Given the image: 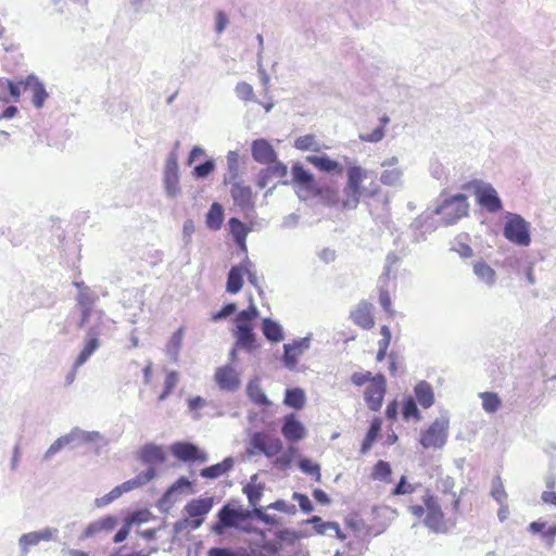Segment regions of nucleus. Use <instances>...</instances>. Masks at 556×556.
I'll return each instance as SVG.
<instances>
[{
  "label": "nucleus",
  "mask_w": 556,
  "mask_h": 556,
  "mask_svg": "<svg viewBox=\"0 0 556 556\" xmlns=\"http://www.w3.org/2000/svg\"><path fill=\"white\" fill-rule=\"evenodd\" d=\"M422 504L410 503L407 507L408 511L424 525L435 533L446 530V520L439 498L428 488L422 489Z\"/></svg>",
  "instance_id": "obj_1"
},
{
  "label": "nucleus",
  "mask_w": 556,
  "mask_h": 556,
  "mask_svg": "<svg viewBox=\"0 0 556 556\" xmlns=\"http://www.w3.org/2000/svg\"><path fill=\"white\" fill-rule=\"evenodd\" d=\"M293 182L299 187L298 194L302 199L321 197L329 206H339V198L332 188H320L312 173L306 170L302 164L295 163L291 167Z\"/></svg>",
  "instance_id": "obj_2"
},
{
  "label": "nucleus",
  "mask_w": 556,
  "mask_h": 556,
  "mask_svg": "<svg viewBox=\"0 0 556 556\" xmlns=\"http://www.w3.org/2000/svg\"><path fill=\"white\" fill-rule=\"evenodd\" d=\"M350 379L355 387H362L368 382L364 390L365 403L371 412L380 410L387 393L386 377L380 372L372 375L370 371H356Z\"/></svg>",
  "instance_id": "obj_3"
},
{
  "label": "nucleus",
  "mask_w": 556,
  "mask_h": 556,
  "mask_svg": "<svg viewBox=\"0 0 556 556\" xmlns=\"http://www.w3.org/2000/svg\"><path fill=\"white\" fill-rule=\"evenodd\" d=\"M367 177V172L357 165L350 166L346 170V182L339 200L340 208L345 211L355 210L365 188L362 186Z\"/></svg>",
  "instance_id": "obj_4"
},
{
  "label": "nucleus",
  "mask_w": 556,
  "mask_h": 556,
  "mask_svg": "<svg viewBox=\"0 0 556 556\" xmlns=\"http://www.w3.org/2000/svg\"><path fill=\"white\" fill-rule=\"evenodd\" d=\"M257 316L258 311L255 305H251L247 309L238 313L235 319V337L237 346L248 351H253L257 348L256 337L253 331V321Z\"/></svg>",
  "instance_id": "obj_5"
},
{
  "label": "nucleus",
  "mask_w": 556,
  "mask_h": 556,
  "mask_svg": "<svg viewBox=\"0 0 556 556\" xmlns=\"http://www.w3.org/2000/svg\"><path fill=\"white\" fill-rule=\"evenodd\" d=\"M469 204L465 194H456L446 199L440 206L437 207L435 213L442 216V220L452 225L458 219L468 215Z\"/></svg>",
  "instance_id": "obj_6"
},
{
  "label": "nucleus",
  "mask_w": 556,
  "mask_h": 556,
  "mask_svg": "<svg viewBox=\"0 0 556 556\" xmlns=\"http://www.w3.org/2000/svg\"><path fill=\"white\" fill-rule=\"evenodd\" d=\"M504 236L515 244L527 247L531 242L530 224L520 215H511L505 224Z\"/></svg>",
  "instance_id": "obj_7"
},
{
  "label": "nucleus",
  "mask_w": 556,
  "mask_h": 556,
  "mask_svg": "<svg viewBox=\"0 0 556 556\" xmlns=\"http://www.w3.org/2000/svg\"><path fill=\"white\" fill-rule=\"evenodd\" d=\"M448 421L444 419H435L420 434V444L424 448H441L447 440Z\"/></svg>",
  "instance_id": "obj_8"
},
{
  "label": "nucleus",
  "mask_w": 556,
  "mask_h": 556,
  "mask_svg": "<svg viewBox=\"0 0 556 556\" xmlns=\"http://www.w3.org/2000/svg\"><path fill=\"white\" fill-rule=\"evenodd\" d=\"M250 511L236 509L229 504L222 507L218 513V521L214 525V530L222 533L225 528L237 527L240 521L250 517Z\"/></svg>",
  "instance_id": "obj_9"
},
{
  "label": "nucleus",
  "mask_w": 556,
  "mask_h": 556,
  "mask_svg": "<svg viewBox=\"0 0 556 556\" xmlns=\"http://www.w3.org/2000/svg\"><path fill=\"white\" fill-rule=\"evenodd\" d=\"M251 445L268 457L277 455L282 448L280 439L266 432H255L251 438Z\"/></svg>",
  "instance_id": "obj_10"
},
{
  "label": "nucleus",
  "mask_w": 556,
  "mask_h": 556,
  "mask_svg": "<svg viewBox=\"0 0 556 556\" xmlns=\"http://www.w3.org/2000/svg\"><path fill=\"white\" fill-rule=\"evenodd\" d=\"M170 452L177 459L181 462H206V454L192 443L176 442L170 446Z\"/></svg>",
  "instance_id": "obj_11"
},
{
  "label": "nucleus",
  "mask_w": 556,
  "mask_h": 556,
  "mask_svg": "<svg viewBox=\"0 0 556 556\" xmlns=\"http://www.w3.org/2000/svg\"><path fill=\"white\" fill-rule=\"evenodd\" d=\"M475 195L478 204L489 213H496L502 210V201L492 186L478 187Z\"/></svg>",
  "instance_id": "obj_12"
},
{
  "label": "nucleus",
  "mask_w": 556,
  "mask_h": 556,
  "mask_svg": "<svg viewBox=\"0 0 556 556\" xmlns=\"http://www.w3.org/2000/svg\"><path fill=\"white\" fill-rule=\"evenodd\" d=\"M350 318L359 328L369 330L375 326L372 315V304L367 301H361L356 307L351 311Z\"/></svg>",
  "instance_id": "obj_13"
},
{
  "label": "nucleus",
  "mask_w": 556,
  "mask_h": 556,
  "mask_svg": "<svg viewBox=\"0 0 556 556\" xmlns=\"http://www.w3.org/2000/svg\"><path fill=\"white\" fill-rule=\"evenodd\" d=\"M214 377L222 390L236 391L240 386L239 374L231 365L218 367Z\"/></svg>",
  "instance_id": "obj_14"
},
{
  "label": "nucleus",
  "mask_w": 556,
  "mask_h": 556,
  "mask_svg": "<svg viewBox=\"0 0 556 556\" xmlns=\"http://www.w3.org/2000/svg\"><path fill=\"white\" fill-rule=\"evenodd\" d=\"M164 187L169 197H176L179 191L178 163L176 156L172 155L166 161L164 170Z\"/></svg>",
  "instance_id": "obj_15"
},
{
  "label": "nucleus",
  "mask_w": 556,
  "mask_h": 556,
  "mask_svg": "<svg viewBox=\"0 0 556 556\" xmlns=\"http://www.w3.org/2000/svg\"><path fill=\"white\" fill-rule=\"evenodd\" d=\"M231 198L241 210H252L254 207V194L250 186L241 181L235 182L230 189Z\"/></svg>",
  "instance_id": "obj_16"
},
{
  "label": "nucleus",
  "mask_w": 556,
  "mask_h": 556,
  "mask_svg": "<svg viewBox=\"0 0 556 556\" xmlns=\"http://www.w3.org/2000/svg\"><path fill=\"white\" fill-rule=\"evenodd\" d=\"M251 152L254 161L269 165L275 163L277 153L273 146L265 139H256L252 142Z\"/></svg>",
  "instance_id": "obj_17"
},
{
  "label": "nucleus",
  "mask_w": 556,
  "mask_h": 556,
  "mask_svg": "<svg viewBox=\"0 0 556 556\" xmlns=\"http://www.w3.org/2000/svg\"><path fill=\"white\" fill-rule=\"evenodd\" d=\"M281 432L285 439L289 442H298L306 434L304 426L296 419L294 414L285 416Z\"/></svg>",
  "instance_id": "obj_18"
},
{
  "label": "nucleus",
  "mask_w": 556,
  "mask_h": 556,
  "mask_svg": "<svg viewBox=\"0 0 556 556\" xmlns=\"http://www.w3.org/2000/svg\"><path fill=\"white\" fill-rule=\"evenodd\" d=\"M306 162L317 168L319 172L328 174L341 175L343 173V166L337 160H332L327 154L321 155H307Z\"/></svg>",
  "instance_id": "obj_19"
},
{
  "label": "nucleus",
  "mask_w": 556,
  "mask_h": 556,
  "mask_svg": "<svg viewBox=\"0 0 556 556\" xmlns=\"http://www.w3.org/2000/svg\"><path fill=\"white\" fill-rule=\"evenodd\" d=\"M212 506L213 500L211 497L195 498L189 502L185 509L189 517L200 518L194 522V526L199 527L202 523V518L211 510Z\"/></svg>",
  "instance_id": "obj_20"
},
{
  "label": "nucleus",
  "mask_w": 556,
  "mask_h": 556,
  "mask_svg": "<svg viewBox=\"0 0 556 556\" xmlns=\"http://www.w3.org/2000/svg\"><path fill=\"white\" fill-rule=\"evenodd\" d=\"M99 332L94 328H90L88 331V338L85 342L84 348L79 352L76 361L75 368L81 366L87 359L98 350L100 341L98 339Z\"/></svg>",
  "instance_id": "obj_21"
},
{
  "label": "nucleus",
  "mask_w": 556,
  "mask_h": 556,
  "mask_svg": "<svg viewBox=\"0 0 556 556\" xmlns=\"http://www.w3.org/2000/svg\"><path fill=\"white\" fill-rule=\"evenodd\" d=\"M381 426L382 420L379 417H374L370 427L365 434V438L363 439L362 445H361V454H367L369 450L372 447L375 441L379 438L381 432Z\"/></svg>",
  "instance_id": "obj_22"
},
{
  "label": "nucleus",
  "mask_w": 556,
  "mask_h": 556,
  "mask_svg": "<svg viewBox=\"0 0 556 556\" xmlns=\"http://www.w3.org/2000/svg\"><path fill=\"white\" fill-rule=\"evenodd\" d=\"M414 392L416 395V401L424 408H429L433 405L434 394H433L432 387L428 382H426V381L418 382L414 388Z\"/></svg>",
  "instance_id": "obj_23"
},
{
  "label": "nucleus",
  "mask_w": 556,
  "mask_h": 556,
  "mask_svg": "<svg viewBox=\"0 0 556 556\" xmlns=\"http://www.w3.org/2000/svg\"><path fill=\"white\" fill-rule=\"evenodd\" d=\"M140 457L147 464H162L166 456L161 446L148 444L141 448Z\"/></svg>",
  "instance_id": "obj_24"
},
{
  "label": "nucleus",
  "mask_w": 556,
  "mask_h": 556,
  "mask_svg": "<svg viewBox=\"0 0 556 556\" xmlns=\"http://www.w3.org/2000/svg\"><path fill=\"white\" fill-rule=\"evenodd\" d=\"M247 393L250 400L256 405L268 406L271 404L266 394L263 392L260 380L257 378L251 379L249 381L247 386Z\"/></svg>",
  "instance_id": "obj_25"
},
{
  "label": "nucleus",
  "mask_w": 556,
  "mask_h": 556,
  "mask_svg": "<svg viewBox=\"0 0 556 556\" xmlns=\"http://www.w3.org/2000/svg\"><path fill=\"white\" fill-rule=\"evenodd\" d=\"M244 266H233L229 270L226 290L231 294L238 293L243 286Z\"/></svg>",
  "instance_id": "obj_26"
},
{
  "label": "nucleus",
  "mask_w": 556,
  "mask_h": 556,
  "mask_svg": "<svg viewBox=\"0 0 556 556\" xmlns=\"http://www.w3.org/2000/svg\"><path fill=\"white\" fill-rule=\"evenodd\" d=\"M50 539L51 532L48 529L40 532H29L21 536L20 545L23 552L27 553L30 546L37 545L41 541H49Z\"/></svg>",
  "instance_id": "obj_27"
},
{
  "label": "nucleus",
  "mask_w": 556,
  "mask_h": 556,
  "mask_svg": "<svg viewBox=\"0 0 556 556\" xmlns=\"http://www.w3.org/2000/svg\"><path fill=\"white\" fill-rule=\"evenodd\" d=\"M305 345L302 342H295L293 344H285V355L283 359L288 367L293 368L300 355L303 353Z\"/></svg>",
  "instance_id": "obj_28"
},
{
  "label": "nucleus",
  "mask_w": 556,
  "mask_h": 556,
  "mask_svg": "<svg viewBox=\"0 0 556 556\" xmlns=\"http://www.w3.org/2000/svg\"><path fill=\"white\" fill-rule=\"evenodd\" d=\"M224 218V211L219 203H213L206 214V225L210 229L220 228Z\"/></svg>",
  "instance_id": "obj_29"
},
{
  "label": "nucleus",
  "mask_w": 556,
  "mask_h": 556,
  "mask_svg": "<svg viewBox=\"0 0 556 556\" xmlns=\"http://www.w3.org/2000/svg\"><path fill=\"white\" fill-rule=\"evenodd\" d=\"M422 485L420 483H410L406 476H402L396 483V485L392 489V496H402V495H410L415 493L418 489H421Z\"/></svg>",
  "instance_id": "obj_30"
},
{
  "label": "nucleus",
  "mask_w": 556,
  "mask_h": 556,
  "mask_svg": "<svg viewBox=\"0 0 556 556\" xmlns=\"http://www.w3.org/2000/svg\"><path fill=\"white\" fill-rule=\"evenodd\" d=\"M305 393L300 388L288 389L286 391L285 404L295 409H301L305 405Z\"/></svg>",
  "instance_id": "obj_31"
},
{
  "label": "nucleus",
  "mask_w": 556,
  "mask_h": 556,
  "mask_svg": "<svg viewBox=\"0 0 556 556\" xmlns=\"http://www.w3.org/2000/svg\"><path fill=\"white\" fill-rule=\"evenodd\" d=\"M264 336L273 342H279L283 339L281 327L269 318H265L262 324Z\"/></svg>",
  "instance_id": "obj_32"
},
{
  "label": "nucleus",
  "mask_w": 556,
  "mask_h": 556,
  "mask_svg": "<svg viewBox=\"0 0 556 556\" xmlns=\"http://www.w3.org/2000/svg\"><path fill=\"white\" fill-rule=\"evenodd\" d=\"M232 466L230 459H226L223 463L206 467L201 470V476L204 478L215 479L227 472Z\"/></svg>",
  "instance_id": "obj_33"
},
{
  "label": "nucleus",
  "mask_w": 556,
  "mask_h": 556,
  "mask_svg": "<svg viewBox=\"0 0 556 556\" xmlns=\"http://www.w3.org/2000/svg\"><path fill=\"white\" fill-rule=\"evenodd\" d=\"M473 271L481 280L489 285H492L495 281V271L485 262H477L473 265Z\"/></svg>",
  "instance_id": "obj_34"
},
{
  "label": "nucleus",
  "mask_w": 556,
  "mask_h": 556,
  "mask_svg": "<svg viewBox=\"0 0 556 556\" xmlns=\"http://www.w3.org/2000/svg\"><path fill=\"white\" fill-rule=\"evenodd\" d=\"M391 473L392 469L390 464L386 460H378L372 468L371 477L375 480L390 482Z\"/></svg>",
  "instance_id": "obj_35"
},
{
  "label": "nucleus",
  "mask_w": 556,
  "mask_h": 556,
  "mask_svg": "<svg viewBox=\"0 0 556 556\" xmlns=\"http://www.w3.org/2000/svg\"><path fill=\"white\" fill-rule=\"evenodd\" d=\"M34 80V76H28L25 80H20L17 83H14L12 80H7V86L10 92V96L12 99L17 102L21 97L22 89L28 88L30 86L31 81Z\"/></svg>",
  "instance_id": "obj_36"
},
{
  "label": "nucleus",
  "mask_w": 556,
  "mask_h": 556,
  "mask_svg": "<svg viewBox=\"0 0 556 556\" xmlns=\"http://www.w3.org/2000/svg\"><path fill=\"white\" fill-rule=\"evenodd\" d=\"M294 148L300 151H319L320 147L316 141V138L314 135H304L295 139L294 141Z\"/></svg>",
  "instance_id": "obj_37"
},
{
  "label": "nucleus",
  "mask_w": 556,
  "mask_h": 556,
  "mask_svg": "<svg viewBox=\"0 0 556 556\" xmlns=\"http://www.w3.org/2000/svg\"><path fill=\"white\" fill-rule=\"evenodd\" d=\"M483 409L488 413H495L501 406V400L494 392H483L480 394Z\"/></svg>",
  "instance_id": "obj_38"
},
{
  "label": "nucleus",
  "mask_w": 556,
  "mask_h": 556,
  "mask_svg": "<svg viewBox=\"0 0 556 556\" xmlns=\"http://www.w3.org/2000/svg\"><path fill=\"white\" fill-rule=\"evenodd\" d=\"M402 415L405 420L415 419L420 420L421 415L417 407L416 401L413 397H407L403 404Z\"/></svg>",
  "instance_id": "obj_39"
},
{
  "label": "nucleus",
  "mask_w": 556,
  "mask_h": 556,
  "mask_svg": "<svg viewBox=\"0 0 556 556\" xmlns=\"http://www.w3.org/2000/svg\"><path fill=\"white\" fill-rule=\"evenodd\" d=\"M300 469L314 478L316 482L321 481L320 466L316 463H313L308 458H303L299 462Z\"/></svg>",
  "instance_id": "obj_40"
},
{
  "label": "nucleus",
  "mask_w": 556,
  "mask_h": 556,
  "mask_svg": "<svg viewBox=\"0 0 556 556\" xmlns=\"http://www.w3.org/2000/svg\"><path fill=\"white\" fill-rule=\"evenodd\" d=\"M264 486L262 484L249 483L244 486L243 492L245 493L249 503L252 506H256L263 495Z\"/></svg>",
  "instance_id": "obj_41"
},
{
  "label": "nucleus",
  "mask_w": 556,
  "mask_h": 556,
  "mask_svg": "<svg viewBox=\"0 0 556 556\" xmlns=\"http://www.w3.org/2000/svg\"><path fill=\"white\" fill-rule=\"evenodd\" d=\"M442 485H443V492L445 494H450L451 495V502H452L453 510L455 513H458L459 511V505H460V498L453 491V489H454V480L451 477H446L445 479L442 480Z\"/></svg>",
  "instance_id": "obj_42"
},
{
  "label": "nucleus",
  "mask_w": 556,
  "mask_h": 556,
  "mask_svg": "<svg viewBox=\"0 0 556 556\" xmlns=\"http://www.w3.org/2000/svg\"><path fill=\"white\" fill-rule=\"evenodd\" d=\"M33 89V103L37 108H41L48 97L45 87L34 77L30 86Z\"/></svg>",
  "instance_id": "obj_43"
},
{
  "label": "nucleus",
  "mask_w": 556,
  "mask_h": 556,
  "mask_svg": "<svg viewBox=\"0 0 556 556\" xmlns=\"http://www.w3.org/2000/svg\"><path fill=\"white\" fill-rule=\"evenodd\" d=\"M178 383V374L176 371H168L164 381V390L160 394L159 400L164 401L176 388Z\"/></svg>",
  "instance_id": "obj_44"
},
{
  "label": "nucleus",
  "mask_w": 556,
  "mask_h": 556,
  "mask_svg": "<svg viewBox=\"0 0 556 556\" xmlns=\"http://www.w3.org/2000/svg\"><path fill=\"white\" fill-rule=\"evenodd\" d=\"M229 226H230V230H231L232 235L235 236L236 240L239 242L244 241V239L248 235V229H247L245 225L238 218H230Z\"/></svg>",
  "instance_id": "obj_45"
},
{
  "label": "nucleus",
  "mask_w": 556,
  "mask_h": 556,
  "mask_svg": "<svg viewBox=\"0 0 556 556\" xmlns=\"http://www.w3.org/2000/svg\"><path fill=\"white\" fill-rule=\"evenodd\" d=\"M184 332H185L184 328L180 327L172 334V337L167 343V352L168 353H173V354L178 353V351L180 350L181 344H182Z\"/></svg>",
  "instance_id": "obj_46"
},
{
  "label": "nucleus",
  "mask_w": 556,
  "mask_h": 556,
  "mask_svg": "<svg viewBox=\"0 0 556 556\" xmlns=\"http://www.w3.org/2000/svg\"><path fill=\"white\" fill-rule=\"evenodd\" d=\"M308 522L314 525L315 531L318 534H325L328 529L339 530V526L336 522H325L319 516H313Z\"/></svg>",
  "instance_id": "obj_47"
},
{
  "label": "nucleus",
  "mask_w": 556,
  "mask_h": 556,
  "mask_svg": "<svg viewBox=\"0 0 556 556\" xmlns=\"http://www.w3.org/2000/svg\"><path fill=\"white\" fill-rule=\"evenodd\" d=\"M237 96L243 101H252L254 99V91L250 84L239 83L236 87Z\"/></svg>",
  "instance_id": "obj_48"
},
{
  "label": "nucleus",
  "mask_w": 556,
  "mask_h": 556,
  "mask_svg": "<svg viewBox=\"0 0 556 556\" xmlns=\"http://www.w3.org/2000/svg\"><path fill=\"white\" fill-rule=\"evenodd\" d=\"M215 164L213 160H208L204 162L203 164H200L194 167L193 175L197 178H203L208 176L214 170Z\"/></svg>",
  "instance_id": "obj_49"
},
{
  "label": "nucleus",
  "mask_w": 556,
  "mask_h": 556,
  "mask_svg": "<svg viewBox=\"0 0 556 556\" xmlns=\"http://www.w3.org/2000/svg\"><path fill=\"white\" fill-rule=\"evenodd\" d=\"M401 177V170L397 168L384 170L381 174L380 180L383 185H394Z\"/></svg>",
  "instance_id": "obj_50"
},
{
  "label": "nucleus",
  "mask_w": 556,
  "mask_h": 556,
  "mask_svg": "<svg viewBox=\"0 0 556 556\" xmlns=\"http://www.w3.org/2000/svg\"><path fill=\"white\" fill-rule=\"evenodd\" d=\"M270 175L274 177H277V178H285L288 174V168L287 166L282 163V162H279V161H275V163H271L267 166Z\"/></svg>",
  "instance_id": "obj_51"
},
{
  "label": "nucleus",
  "mask_w": 556,
  "mask_h": 556,
  "mask_svg": "<svg viewBox=\"0 0 556 556\" xmlns=\"http://www.w3.org/2000/svg\"><path fill=\"white\" fill-rule=\"evenodd\" d=\"M491 494L493 498L501 505L505 504L507 500V493L505 492L504 485L501 481L493 484Z\"/></svg>",
  "instance_id": "obj_52"
},
{
  "label": "nucleus",
  "mask_w": 556,
  "mask_h": 556,
  "mask_svg": "<svg viewBox=\"0 0 556 556\" xmlns=\"http://www.w3.org/2000/svg\"><path fill=\"white\" fill-rule=\"evenodd\" d=\"M292 498L298 501L300 508L304 513L308 514V513L313 511L314 508H313V505H312L309 498L307 497V495L299 493V492H294L292 495Z\"/></svg>",
  "instance_id": "obj_53"
},
{
  "label": "nucleus",
  "mask_w": 556,
  "mask_h": 556,
  "mask_svg": "<svg viewBox=\"0 0 556 556\" xmlns=\"http://www.w3.org/2000/svg\"><path fill=\"white\" fill-rule=\"evenodd\" d=\"M71 442L70 437H61L56 441H54L51 446L48 448L46 453V457H50L58 453L62 447L67 445Z\"/></svg>",
  "instance_id": "obj_54"
},
{
  "label": "nucleus",
  "mask_w": 556,
  "mask_h": 556,
  "mask_svg": "<svg viewBox=\"0 0 556 556\" xmlns=\"http://www.w3.org/2000/svg\"><path fill=\"white\" fill-rule=\"evenodd\" d=\"M155 475H156L155 469L149 468L148 470L138 473L134 479L139 486H142V485L147 484L148 482H150L155 477Z\"/></svg>",
  "instance_id": "obj_55"
},
{
  "label": "nucleus",
  "mask_w": 556,
  "mask_h": 556,
  "mask_svg": "<svg viewBox=\"0 0 556 556\" xmlns=\"http://www.w3.org/2000/svg\"><path fill=\"white\" fill-rule=\"evenodd\" d=\"M100 531L109 532L114 529L117 523V519L114 516H105L97 520Z\"/></svg>",
  "instance_id": "obj_56"
},
{
  "label": "nucleus",
  "mask_w": 556,
  "mask_h": 556,
  "mask_svg": "<svg viewBox=\"0 0 556 556\" xmlns=\"http://www.w3.org/2000/svg\"><path fill=\"white\" fill-rule=\"evenodd\" d=\"M236 309H237V306L235 303L226 304L225 306L222 307L220 311H218L217 313H215L212 316V320L217 321L219 319L226 318L229 315L233 314L236 312Z\"/></svg>",
  "instance_id": "obj_57"
},
{
  "label": "nucleus",
  "mask_w": 556,
  "mask_h": 556,
  "mask_svg": "<svg viewBox=\"0 0 556 556\" xmlns=\"http://www.w3.org/2000/svg\"><path fill=\"white\" fill-rule=\"evenodd\" d=\"M382 339L378 342V350L388 351L391 342V331L388 326H382L380 329Z\"/></svg>",
  "instance_id": "obj_58"
},
{
  "label": "nucleus",
  "mask_w": 556,
  "mask_h": 556,
  "mask_svg": "<svg viewBox=\"0 0 556 556\" xmlns=\"http://www.w3.org/2000/svg\"><path fill=\"white\" fill-rule=\"evenodd\" d=\"M379 302L387 313L392 314V302L388 290L380 289Z\"/></svg>",
  "instance_id": "obj_59"
},
{
  "label": "nucleus",
  "mask_w": 556,
  "mask_h": 556,
  "mask_svg": "<svg viewBox=\"0 0 556 556\" xmlns=\"http://www.w3.org/2000/svg\"><path fill=\"white\" fill-rule=\"evenodd\" d=\"M270 179H273V176L270 175L268 168L265 167L261 169L256 178L257 188L264 189L268 185Z\"/></svg>",
  "instance_id": "obj_60"
},
{
  "label": "nucleus",
  "mask_w": 556,
  "mask_h": 556,
  "mask_svg": "<svg viewBox=\"0 0 556 556\" xmlns=\"http://www.w3.org/2000/svg\"><path fill=\"white\" fill-rule=\"evenodd\" d=\"M77 304L79 307H93L94 298L91 296L88 292L81 291L78 294Z\"/></svg>",
  "instance_id": "obj_61"
},
{
  "label": "nucleus",
  "mask_w": 556,
  "mask_h": 556,
  "mask_svg": "<svg viewBox=\"0 0 556 556\" xmlns=\"http://www.w3.org/2000/svg\"><path fill=\"white\" fill-rule=\"evenodd\" d=\"M227 25H228V16L226 15L225 12L218 11L216 13V25H215L216 31L222 33L226 28Z\"/></svg>",
  "instance_id": "obj_62"
},
{
  "label": "nucleus",
  "mask_w": 556,
  "mask_h": 556,
  "mask_svg": "<svg viewBox=\"0 0 556 556\" xmlns=\"http://www.w3.org/2000/svg\"><path fill=\"white\" fill-rule=\"evenodd\" d=\"M267 508L286 511V513H294V506H289L285 501L279 500L267 506Z\"/></svg>",
  "instance_id": "obj_63"
},
{
  "label": "nucleus",
  "mask_w": 556,
  "mask_h": 556,
  "mask_svg": "<svg viewBox=\"0 0 556 556\" xmlns=\"http://www.w3.org/2000/svg\"><path fill=\"white\" fill-rule=\"evenodd\" d=\"M399 404L396 400L391 401L386 408V416L390 420H395L397 417Z\"/></svg>",
  "instance_id": "obj_64"
}]
</instances>
